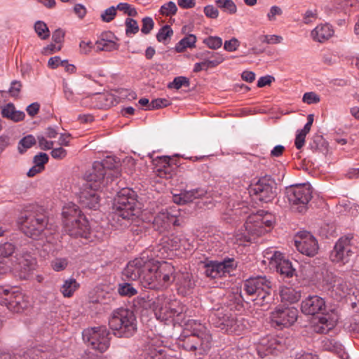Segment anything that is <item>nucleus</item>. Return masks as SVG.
<instances>
[{
  "instance_id": "1",
  "label": "nucleus",
  "mask_w": 359,
  "mask_h": 359,
  "mask_svg": "<svg viewBox=\"0 0 359 359\" xmlns=\"http://www.w3.org/2000/svg\"><path fill=\"white\" fill-rule=\"evenodd\" d=\"M112 159L107 158L102 162L95 161L92 169L86 174L85 182L79 192L80 203L86 208L96 210L100 205L98 192L106 187L119 172L109 167Z\"/></svg>"
},
{
  "instance_id": "2",
  "label": "nucleus",
  "mask_w": 359,
  "mask_h": 359,
  "mask_svg": "<svg viewBox=\"0 0 359 359\" xmlns=\"http://www.w3.org/2000/svg\"><path fill=\"white\" fill-rule=\"evenodd\" d=\"M123 276L130 280H140L148 289L157 288V259L143 253L128 262L123 270Z\"/></svg>"
},
{
  "instance_id": "3",
  "label": "nucleus",
  "mask_w": 359,
  "mask_h": 359,
  "mask_svg": "<svg viewBox=\"0 0 359 359\" xmlns=\"http://www.w3.org/2000/svg\"><path fill=\"white\" fill-rule=\"evenodd\" d=\"M114 217L124 220H134L140 217L147 222H154L155 215L147 217V211L142 210L141 204L137 200L135 192L129 188H123L117 193L113 203Z\"/></svg>"
},
{
  "instance_id": "4",
  "label": "nucleus",
  "mask_w": 359,
  "mask_h": 359,
  "mask_svg": "<svg viewBox=\"0 0 359 359\" xmlns=\"http://www.w3.org/2000/svg\"><path fill=\"white\" fill-rule=\"evenodd\" d=\"M62 215L64 229L67 233L74 238H88L90 233L89 222L76 204H65Z\"/></svg>"
},
{
  "instance_id": "5",
  "label": "nucleus",
  "mask_w": 359,
  "mask_h": 359,
  "mask_svg": "<svg viewBox=\"0 0 359 359\" xmlns=\"http://www.w3.org/2000/svg\"><path fill=\"white\" fill-rule=\"evenodd\" d=\"M273 215L259 210L257 212L249 215L245 223V233L237 240L252 242L257 238L270 231L274 223Z\"/></svg>"
},
{
  "instance_id": "6",
  "label": "nucleus",
  "mask_w": 359,
  "mask_h": 359,
  "mask_svg": "<svg viewBox=\"0 0 359 359\" xmlns=\"http://www.w3.org/2000/svg\"><path fill=\"white\" fill-rule=\"evenodd\" d=\"M109 326L114 336L128 338L137 332V319L132 311L121 307L112 311Z\"/></svg>"
},
{
  "instance_id": "7",
  "label": "nucleus",
  "mask_w": 359,
  "mask_h": 359,
  "mask_svg": "<svg viewBox=\"0 0 359 359\" xmlns=\"http://www.w3.org/2000/svg\"><path fill=\"white\" fill-rule=\"evenodd\" d=\"M273 283L266 276L250 278L244 283L243 290L252 297V300L258 306H264L271 300Z\"/></svg>"
},
{
  "instance_id": "8",
  "label": "nucleus",
  "mask_w": 359,
  "mask_h": 359,
  "mask_svg": "<svg viewBox=\"0 0 359 359\" xmlns=\"http://www.w3.org/2000/svg\"><path fill=\"white\" fill-rule=\"evenodd\" d=\"M312 189L309 184H296L287 189V197L292 208L299 212H304L312 198Z\"/></svg>"
},
{
  "instance_id": "9",
  "label": "nucleus",
  "mask_w": 359,
  "mask_h": 359,
  "mask_svg": "<svg viewBox=\"0 0 359 359\" xmlns=\"http://www.w3.org/2000/svg\"><path fill=\"white\" fill-rule=\"evenodd\" d=\"M109 332L105 326L89 327L82 332L84 342L100 353H104L109 348Z\"/></svg>"
},
{
  "instance_id": "10",
  "label": "nucleus",
  "mask_w": 359,
  "mask_h": 359,
  "mask_svg": "<svg viewBox=\"0 0 359 359\" xmlns=\"http://www.w3.org/2000/svg\"><path fill=\"white\" fill-rule=\"evenodd\" d=\"M0 304L13 312L20 313L28 307L29 301L18 288L0 286Z\"/></svg>"
},
{
  "instance_id": "11",
  "label": "nucleus",
  "mask_w": 359,
  "mask_h": 359,
  "mask_svg": "<svg viewBox=\"0 0 359 359\" xmlns=\"http://www.w3.org/2000/svg\"><path fill=\"white\" fill-rule=\"evenodd\" d=\"M24 233L33 239H41L51 232L48 229V219L43 214L30 215L25 218L22 226Z\"/></svg>"
},
{
  "instance_id": "12",
  "label": "nucleus",
  "mask_w": 359,
  "mask_h": 359,
  "mask_svg": "<svg viewBox=\"0 0 359 359\" xmlns=\"http://www.w3.org/2000/svg\"><path fill=\"white\" fill-rule=\"evenodd\" d=\"M298 310L294 307L276 306L270 313L271 325L278 329L288 327L297 320Z\"/></svg>"
},
{
  "instance_id": "13",
  "label": "nucleus",
  "mask_w": 359,
  "mask_h": 359,
  "mask_svg": "<svg viewBox=\"0 0 359 359\" xmlns=\"http://www.w3.org/2000/svg\"><path fill=\"white\" fill-rule=\"evenodd\" d=\"M35 258L27 251L22 250L15 256L13 269L20 279H27L36 269Z\"/></svg>"
},
{
  "instance_id": "14",
  "label": "nucleus",
  "mask_w": 359,
  "mask_h": 359,
  "mask_svg": "<svg viewBox=\"0 0 359 359\" xmlns=\"http://www.w3.org/2000/svg\"><path fill=\"white\" fill-rule=\"evenodd\" d=\"M209 321L216 327L228 333H236L238 331V321L232 316H229L223 310L212 311Z\"/></svg>"
},
{
  "instance_id": "15",
  "label": "nucleus",
  "mask_w": 359,
  "mask_h": 359,
  "mask_svg": "<svg viewBox=\"0 0 359 359\" xmlns=\"http://www.w3.org/2000/svg\"><path fill=\"white\" fill-rule=\"evenodd\" d=\"M204 267L206 276L217 278L229 273L236 267V264L233 259H227L222 262L210 261Z\"/></svg>"
},
{
  "instance_id": "16",
  "label": "nucleus",
  "mask_w": 359,
  "mask_h": 359,
  "mask_svg": "<svg viewBox=\"0 0 359 359\" xmlns=\"http://www.w3.org/2000/svg\"><path fill=\"white\" fill-rule=\"evenodd\" d=\"M297 249L303 255L309 257L314 256L318 250V245L316 238L308 231L299 232L294 241Z\"/></svg>"
},
{
  "instance_id": "17",
  "label": "nucleus",
  "mask_w": 359,
  "mask_h": 359,
  "mask_svg": "<svg viewBox=\"0 0 359 359\" xmlns=\"http://www.w3.org/2000/svg\"><path fill=\"white\" fill-rule=\"evenodd\" d=\"M265 257L269 259L270 265L275 267L280 275L287 278L294 276L295 269L293 268L292 263L284 258L281 252L275 251L271 254L267 252Z\"/></svg>"
},
{
  "instance_id": "18",
  "label": "nucleus",
  "mask_w": 359,
  "mask_h": 359,
  "mask_svg": "<svg viewBox=\"0 0 359 359\" xmlns=\"http://www.w3.org/2000/svg\"><path fill=\"white\" fill-rule=\"evenodd\" d=\"M275 183L271 179L264 177L253 186L252 190L257 199L268 203L276 196Z\"/></svg>"
},
{
  "instance_id": "19",
  "label": "nucleus",
  "mask_w": 359,
  "mask_h": 359,
  "mask_svg": "<svg viewBox=\"0 0 359 359\" xmlns=\"http://www.w3.org/2000/svg\"><path fill=\"white\" fill-rule=\"evenodd\" d=\"M352 255L350 240L348 238H341L330 252V259L333 262L345 264L349 262Z\"/></svg>"
},
{
  "instance_id": "20",
  "label": "nucleus",
  "mask_w": 359,
  "mask_h": 359,
  "mask_svg": "<svg viewBox=\"0 0 359 359\" xmlns=\"http://www.w3.org/2000/svg\"><path fill=\"white\" fill-rule=\"evenodd\" d=\"M199 325L201 329H199L197 333L194 332L192 337L186 342V348L189 351H207L211 347L212 337L210 334L203 331L204 327Z\"/></svg>"
},
{
  "instance_id": "21",
  "label": "nucleus",
  "mask_w": 359,
  "mask_h": 359,
  "mask_svg": "<svg viewBox=\"0 0 359 359\" xmlns=\"http://www.w3.org/2000/svg\"><path fill=\"white\" fill-rule=\"evenodd\" d=\"M323 280L330 286L332 291L340 298L349 294L352 288L351 283L331 272L326 273Z\"/></svg>"
},
{
  "instance_id": "22",
  "label": "nucleus",
  "mask_w": 359,
  "mask_h": 359,
  "mask_svg": "<svg viewBox=\"0 0 359 359\" xmlns=\"http://www.w3.org/2000/svg\"><path fill=\"white\" fill-rule=\"evenodd\" d=\"M301 309L306 315L323 313L326 309L325 302L319 296H309L302 301Z\"/></svg>"
},
{
  "instance_id": "23",
  "label": "nucleus",
  "mask_w": 359,
  "mask_h": 359,
  "mask_svg": "<svg viewBox=\"0 0 359 359\" xmlns=\"http://www.w3.org/2000/svg\"><path fill=\"white\" fill-rule=\"evenodd\" d=\"M117 40L118 39L111 32L102 33L95 43L97 50L111 52L117 50L119 48Z\"/></svg>"
},
{
  "instance_id": "24",
  "label": "nucleus",
  "mask_w": 359,
  "mask_h": 359,
  "mask_svg": "<svg viewBox=\"0 0 359 359\" xmlns=\"http://www.w3.org/2000/svg\"><path fill=\"white\" fill-rule=\"evenodd\" d=\"M334 31L329 24H320L317 25L311 32L312 39L318 43H325L333 35Z\"/></svg>"
},
{
  "instance_id": "25",
  "label": "nucleus",
  "mask_w": 359,
  "mask_h": 359,
  "mask_svg": "<svg viewBox=\"0 0 359 359\" xmlns=\"http://www.w3.org/2000/svg\"><path fill=\"white\" fill-rule=\"evenodd\" d=\"M170 161V156H158V178L167 180L172 177L173 168Z\"/></svg>"
},
{
  "instance_id": "26",
  "label": "nucleus",
  "mask_w": 359,
  "mask_h": 359,
  "mask_svg": "<svg viewBox=\"0 0 359 359\" xmlns=\"http://www.w3.org/2000/svg\"><path fill=\"white\" fill-rule=\"evenodd\" d=\"M337 319L329 314H325L319 318L318 323L315 326V331L321 334H327L336 325Z\"/></svg>"
},
{
  "instance_id": "27",
  "label": "nucleus",
  "mask_w": 359,
  "mask_h": 359,
  "mask_svg": "<svg viewBox=\"0 0 359 359\" xmlns=\"http://www.w3.org/2000/svg\"><path fill=\"white\" fill-rule=\"evenodd\" d=\"M281 302L293 304L298 302L301 297L300 292L291 287L281 286L279 289Z\"/></svg>"
},
{
  "instance_id": "28",
  "label": "nucleus",
  "mask_w": 359,
  "mask_h": 359,
  "mask_svg": "<svg viewBox=\"0 0 359 359\" xmlns=\"http://www.w3.org/2000/svg\"><path fill=\"white\" fill-rule=\"evenodd\" d=\"M80 285L76 280L72 277L63 280L60 286V291L64 297H71L74 292L79 288Z\"/></svg>"
},
{
  "instance_id": "29",
  "label": "nucleus",
  "mask_w": 359,
  "mask_h": 359,
  "mask_svg": "<svg viewBox=\"0 0 359 359\" xmlns=\"http://www.w3.org/2000/svg\"><path fill=\"white\" fill-rule=\"evenodd\" d=\"M1 114L3 117L11 119L15 122L23 120L25 116L23 111L16 110L12 103H8L2 108Z\"/></svg>"
},
{
  "instance_id": "30",
  "label": "nucleus",
  "mask_w": 359,
  "mask_h": 359,
  "mask_svg": "<svg viewBox=\"0 0 359 359\" xmlns=\"http://www.w3.org/2000/svg\"><path fill=\"white\" fill-rule=\"evenodd\" d=\"M277 349L276 339L272 337L262 339L257 348L258 353L263 357L269 353H273Z\"/></svg>"
},
{
  "instance_id": "31",
  "label": "nucleus",
  "mask_w": 359,
  "mask_h": 359,
  "mask_svg": "<svg viewBox=\"0 0 359 359\" xmlns=\"http://www.w3.org/2000/svg\"><path fill=\"white\" fill-rule=\"evenodd\" d=\"M47 353L41 348L33 347L24 351L20 359H47Z\"/></svg>"
},
{
  "instance_id": "32",
  "label": "nucleus",
  "mask_w": 359,
  "mask_h": 359,
  "mask_svg": "<svg viewBox=\"0 0 359 359\" xmlns=\"http://www.w3.org/2000/svg\"><path fill=\"white\" fill-rule=\"evenodd\" d=\"M201 57H204L205 60H206L210 68L217 67L224 60V57L222 54L210 51H205L202 53Z\"/></svg>"
},
{
  "instance_id": "33",
  "label": "nucleus",
  "mask_w": 359,
  "mask_h": 359,
  "mask_svg": "<svg viewBox=\"0 0 359 359\" xmlns=\"http://www.w3.org/2000/svg\"><path fill=\"white\" fill-rule=\"evenodd\" d=\"M196 37L194 34H189L182 39L175 46V50L177 53H182L187 48H193L195 46Z\"/></svg>"
},
{
  "instance_id": "34",
  "label": "nucleus",
  "mask_w": 359,
  "mask_h": 359,
  "mask_svg": "<svg viewBox=\"0 0 359 359\" xmlns=\"http://www.w3.org/2000/svg\"><path fill=\"white\" fill-rule=\"evenodd\" d=\"M161 220L162 222L161 226L164 228H168L171 224L175 225L177 219V215L170 212L168 210L161 211L158 213V220Z\"/></svg>"
},
{
  "instance_id": "35",
  "label": "nucleus",
  "mask_w": 359,
  "mask_h": 359,
  "mask_svg": "<svg viewBox=\"0 0 359 359\" xmlns=\"http://www.w3.org/2000/svg\"><path fill=\"white\" fill-rule=\"evenodd\" d=\"M217 6L223 12L233 15L237 12V6L233 0H216Z\"/></svg>"
},
{
  "instance_id": "36",
  "label": "nucleus",
  "mask_w": 359,
  "mask_h": 359,
  "mask_svg": "<svg viewBox=\"0 0 359 359\" xmlns=\"http://www.w3.org/2000/svg\"><path fill=\"white\" fill-rule=\"evenodd\" d=\"M183 193L184 201H186L187 203L193 202L195 199L203 198L206 195L207 191L202 188H196L189 191H184Z\"/></svg>"
},
{
  "instance_id": "37",
  "label": "nucleus",
  "mask_w": 359,
  "mask_h": 359,
  "mask_svg": "<svg viewBox=\"0 0 359 359\" xmlns=\"http://www.w3.org/2000/svg\"><path fill=\"white\" fill-rule=\"evenodd\" d=\"M118 293L122 297H133L137 294V290L131 283H123L118 285Z\"/></svg>"
},
{
  "instance_id": "38",
  "label": "nucleus",
  "mask_w": 359,
  "mask_h": 359,
  "mask_svg": "<svg viewBox=\"0 0 359 359\" xmlns=\"http://www.w3.org/2000/svg\"><path fill=\"white\" fill-rule=\"evenodd\" d=\"M34 31L37 36L42 40H46L50 36V31L47 25L41 20H38L34 23Z\"/></svg>"
},
{
  "instance_id": "39",
  "label": "nucleus",
  "mask_w": 359,
  "mask_h": 359,
  "mask_svg": "<svg viewBox=\"0 0 359 359\" xmlns=\"http://www.w3.org/2000/svg\"><path fill=\"white\" fill-rule=\"evenodd\" d=\"M36 139L32 135H28L22 138L18 143V151L20 154H23L28 149L31 148L36 144Z\"/></svg>"
},
{
  "instance_id": "40",
  "label": "nucleus",
  "mask_w": 359,
  "mask_h": 359,
  "mask_svg": "<svg viewBox=\"0 0 359 359\" xmlns=\"http://www.w3.org/2000/svg\"><path fill=\"white\" fill-rule=\"evenodd\" d=\"M68 265L69 259L67 257H55L50 261V267L56 272L65 270Z\"/></svg>"
},
{
  "instance_id": "41",
  "label": "nucleus",
  "mask_w": 359,
  "mask_h": 359,
  "mask_svg": "<svg viewBox=\"0 0 359 359\" xmlns=\"http://www.w3.org/2000/svg\"><path fill=\"white\" fill-rule=\"evenodd\" d=\"M173 35V31L169 25H164L158 30V42L168 44Z\"/></svg>"
},
{
  "instance_id": "42",
  "label": "nucleus",
  "mask_w": 359,
  "mask_h": 359,
  "mask_svg": "<svg viewBox=\"0 0 359 359\" xmlns=\"http://www.w3.org/2000/svg\"><path fill=\"white\" fill-rule=\"evenodd\" d=\"M190 84L189 79L185 76L175 77L172 82L168 84V88L180 89L182 86L189 87Z\"/></svg>"
},
{
  "instance_id": "43",
  "label": "nucleus",
  "mask_w": 359,
  "mask_h": 359,
  "mask_svg": "<svg viewBox=\"0 0 359 359\" xmlns=\"http://www.w3.org/2000/svg\"><path fill=\"white\" fill-rule=\"evenodd\" d=\"M125 23L126 27V34L127 36H130L138 32L140 28L136 20L128 18L126 19Z\"/></svg>"
},
{
  "instance_id": "44",
  "label": "nucleus",
  "mask_w": 359,
  "mask_h": 359,
  "mask_svg": "<svg viewBox=\"0 0 359 359\" xmlns=\"http://www.w3.org/2000/svg\"><path fill=\"white\" fill-rule=\"evenodd\" d=\"M203 43L211 49H218L222 45V39L219 36H208L203 40Z\"/></svg>"
},
{
  "instance_id": "45",
  "label": "nucleus",
  "mask_w": 359,
  "mask_h": 359,
  "mask_svg": "<svg viewBox=\"0 0 359 359\" xmlns=\"http://www.w3.org/2000/svg\"><path fill=\"white\" fill-rule=\"evenodd\" d=\"M158 246H161V248H158V251H164L162 252V255H163L164 252H167L168 250H172L176 248V245H175L173 241L168 236H163L161 239V243H158Z\"/></svg>"
},
{
  "instance_id": "46",
  "label": "nucleus",
  "mask_w": 359,
  "mask_h": 359,
  "mask_svg": "<svg viewBox=\"0 0 359 359\" xmlns=\"http://www.w3.org/2000/svg\"><path fill=\"white\" fill-rule=\"evenodd\" d=\"M327 348L333 351L337 352L341 358V359H348L349 358L348 354L344 351L342 345L337 341H329V345H327Z\"/></svg>"
},
{
  "instance_id": "47",
  "label": "nucleus",
  "mask_w": 359,
  "mask_h": 359,
  "mask_svg": "<svg viewBox=\"0 0 359 359\" xmlns=\"http://www.w3.org/2000/svg\"><path fill=\"white\" fill-rule=\"evenodd\" d=\"M15 250V246L11 243L0 245V258L5 259L11 255Z\"/></svg>"
},
{
  "instance_id": "48",
  "label": "nucleus",
  "mask_w": 359,
  "mask_h": 359,
  "mask_svg": "<svg viewBox=\"0 0 359 359\" xmlns=\"http://www.w3.org/2000/svg\"><path fill=\"white\" fill-rule=\"evenodd\" d=\"M302 101L307 104H317L320 102V97L315 92H307L304 94Z\"/></svg>"
},
{
  "instance_id": "49",
  "label": "nucleus",
  "mask_w": 359,
  "mask_h": 359,
  "mask_svg": "<svg viewBox=\"0 0 359 359\" xmlns=\"http://www.w3.org/2000/svg\"><path fill=\"white\" fill-rule=\"evenodd\" d=\"M177 11V8L176 4L172 1H169L167 4H165L161 7V13L163 15H174Z\"/></svg>"
},
{
  "instance_id": "50",
  "label": "nucleus",
  "mask_w": 359,
  "mask_h": 359,
  "mask_svg": "<svg viewBox=\"0 0 359 359\" xmlns=\"http://www.w3.org/2000/svg\"><path fill=\"white\" fill-rule=\"evenodd\" d=\"M174 267L171 265V264L166 262H158V277H161L163 274L174 273Z\"/></svg>"
},
{
  "instance_id": "51",
  "label": "nucleus",
  "mask_w": 359,
  "mask_h": 359,
  "mask_svg": "<svg viewBox=\"0 0 359 359\" xmlns=\"http://www.w3.org/2000/svg\"><path fill=\"white\" fill-rule=\"evenodd\" d=\"M116 9L123 11L129 16H135L137 14L136 9L127 3H120L117 5Z\"/></svg>"
},
{
  "instance_id": "52",
  "label": "nucleus",
  "mask_w": 359,
  "mask_h": 359,
  "mask_svg": "<svg viewBox=\"0 0 359 359\" xmlns=\"http://www.w3.org/2000/svg\"><path fill=\"white\" fill-rule=\"evenodd\" d=\"M260 41L268 44H278L283 41V37L276 34L264 35L260 37Z\"/></svg>"
},
{
  "instance_id": "53",
  "label": "nucleus",
  "mask_w": 359,
  "mask_h": 359,
  "mask_svg": "<svg viewBox=\"0 0 359 359\" xmlns=\"http://www.w3.org/2000/svg\"><path fill=\"white\" fill-rule=\"evenodd\" d=\"M154 22L152 18L146 17L142 19V26L141 32L144 34H148L154 28Z\"/></svg>"
},
{
  "instance_id": "54",
  "label": "nucleus",
  "mask_w": 359,
  "mask_h": 359,
  "mask_svg": "<svg viewBox=\"0 0 359 359\" xmlns=\"http://www.w3.org/2000/svg\"><path fill=\"white\" fill-rule=\"evenodd\" d=\"M309 133V131H304V129L297 131L294 142L297 149H300L304 145L305 137Z\"/></svg>"
},
{
  "instance_id": "55",
  "label": "nucleus",
  "mask_w": 359,
  "mask_h": 359,
  "mask_svg": "<svg viewBox=\"0 0 359 359\" xmlns=\"http://www.w3.org/2000/svg\"><path fill=\"white\" fill-rule=\"evenodd\" d=\"M116 8L111 6L106 10L101 15V18L104 22H109L112 20L116 14Z\"/></svg>"
},
{
  "instance_id": "56",
  "label": "nucleus",
  "mask_w": 359,
  "mask_h": 359,
  "mask_svg": "<svg viewBox=\"0 0 359 359\" xmlns=\"http://www.w3.org/2000/svg\"><path fill=\"white\" fill-rule=\"evenodd\" d=\"M205 15L211 19H216L219 16L218 9L212 5L205 6L203 8Z\"/></svg>"
},
{
  "instance_id": "57",
  "label": "nucleus",
  "mask_w": 359,
  "mask_h": 359,
  "mask_svg": "<svg viewBox=\"0 0 359 359\" xmlns=\"http://www.w3.org/2000/svg\"><path fill=\"white\" fill-rule=\"evenodd\" d=\"M48 161V156L45 153H39L34 157V165L44 169V165Z\"/></svg>"
},
{
  "instance_id": "58",
  "label": "nucleus",
  "mask_w": 359,
  "mask_h": 359,
  "mask_svg": "<svg viewBox=\"0 0 359 359\" xmlns=\"http://www.w3.org/2000/svg\"><path fill=\"white\" fill-rule=\"evenodd\" d=\"M240 42L236 38H232L229 41H226L224 43V48L226 51L233 52L238 49Z\"/></svg>"
},
{
  "instance_id": "59",
  "label": "nucleus",
  "mask_w": 359,
  "mask_h": 359,
  "mask_svg": "<svg viewBox=\"0 0 359 359\" xmlns=\"http://www.w3.org/2000/svg\"><path fill=\"white\" fill-rule=\"evenodd\" d=\"M156 308H157V306L156 305L155 302L153 299H149V297H147V299L140 311L141 312H142L143 311H152L154 313V316L156 317H157V313L156 311Z\"/></svg>"
},
{
  "instance_id": "60",
  "label": "nucleus",
  "mask_w": 359,
  "mask_h": 359,
  "mask_svg": "<svg viewBox=\"0 0 359 359\" xmlns=\"http://www.w3.org/2000/svg\"><path fill=\"white\" fill-rule=\"evenodd\" d=\"M283 11L279 6H273L267 14V18L269 21H275L276 20V16L281 15Z\"/></svg>"
},
{
  "instance_id": "61",
  "label": "nucleus",
  "mask_w": 359,
  "mask_h": 359,
  "mask_svg": "<svg viewBox=\"0 0 359 359\" xmlns=\"http://www.w3.org/2000/svg\"><path fill=\"white\" fill-rule=\"evenodd\" d=\"M37 140L41 149L49 150L53 149L54 142L47 140L43 136H38Z\"/></svg>"
},
{
  "instance_id": "62",
  "label": "nucleus",
  "mask_w": 359,
  "mask_h": 359,
  "mask_svg": "<svg viewBox=\"0 0 359 359\" xmlns=\"http://www.w3.org/2000/svg\"><path fill=\"white\" fill-rule=\"evenodd\" d=\"M318 17L316 10H308L304 14L303 20L305 24H310Z\"/></svg>"
},
{
  "instance_id": "63",
  "label": "nucleus",
  "mask_w": 359,
  "mask_h": 359,
  "mask_svg": "<svg viewBox=\"0 0 359 359\" xmlns=\"http://www.w3.org/2000/svg\"><path fill=\"white\" fill-rule=\"evenodd\" d=\"M22 88V84L18 81H13L9 88V93L12 97H18Z\"/></svg>"
},
{
  "instance_id": "64",
  "label": "nucleus",
  "mask_w": 359,
  "mask_h": 359,
  "mask_svg": "<svg viewBox=\"0 0 359 359\" xmlns=\"http://www.w3.org/2000/svg\"><path fill=\"white\" fill-rule=\"evenodd\" d=\"M50 154L55 159H63L66 157L67 152L62 147H57L53 149Z\"/></svg>"
}]
</instances>
